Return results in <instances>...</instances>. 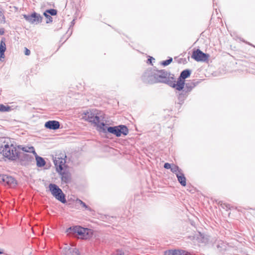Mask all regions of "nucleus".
I'll return each instance as SVG.
<instances>
[{
    "label": "nucleus",
    "instance_id": "nucleus-1",
    "mask_svg": "<svg viewBox=\"0 0 255 255\" xmlns=\"http://www.w3.org/2000/svg\"><path fill=\"white\" fill-rule=\"evenodd\" d=\"M83 118L87 121L92 123L97 127V129L100 132H106L105 124L101 122L103 118L101 113L97 110L87 111L84 113Z\"/></svg>",
    "mask_w": 255,
    "mask_h": 255
},
{
    "label": "nucleus",
    "instance_id": "nucleus-2",
    "mask_svg": "<svg viewBox=\"0 0 255 255\" xmlns=\"http://www.w3.org/2000/svg\"><path fill=\"white\" fill-rule=\"evenodd\" d=\"M156 82L167 84L173 88L174 75L164 70H156Z\"/></svg>",
    "mask_w": 255,
    "mask_h": 255
},
{
    "label": "nucleus",
    "instance_id": "nucleus-3",
    "mask_svg": "<svg viewBox=\"0 0 255 255\" xmlns=\"http://www.w3.org/2000/svg\"><path fill=\"white\" fill-rule=\"evenodd\" d=\"M191 71L186 69L181 72L180 75L177 81L174 80L173 88L178 91H181L184 89L185 85V79L190 76Z\"/></svg>",
    "mask_w": 255,
    "mask_h": 255
},
{
    "label": "nucleus",
    "instance_id": "nucleus-4",
    "mask_svg": "<svg viewBox=\"0 0 255 255\" xmlns=\"http://www.w3.org/2000/svg\"><path fill=\"white\" fill-rule=\"evenodd\" d=\"M68 233H77L81 238L87 239L91 236L92 232L87 228H84L80 226L70 227L67 230Z\"/></svg>",
    "mask_w": 255,
    "mask_h": 255
},
{
    "label": "nucleus",
    "instance_id": "nucleus-5",
    "mask_svg": "<svg viewBox=\"0 0 255 255\" xmlns=\"http://www.w3.org/2000/svg\"><path fill=\"white\" fill-rule=\"evenodd\" d=\"M49 188L52 195L57 200L61 202L62 203H65L66 202L65 194L57 185L54 184H50Z\"/></svg>",
    "mask_w": 255,
    "mask_h": 255
},
{
    "label": "nucleus",
    "instance_id": "nucleus-6",
    "mask_svg": "<svg viewBox=\"0 0 255 255\" xmlns=\"http://www.w3.org/2000/svg\"><path fill=\"white\" fill-rule=\"evenodd\" d=\"M156 70L147 69L143 74L141 79L145 83H156Z\"/></svg>",
    "mask_w": 255,
    "mask_h": 255
},
{
    "label": "nucleus",
    "instance_id": "nucleus-7",
    "mask_svg": "<svg viewBox=\"0 0 255 255\" xmlns=\"http://www.w3.org/2000/svg\"><path fill=\"white\" fill-rule=\"evenodd\" d=\"M0 183L11 187L14 186L16 184V181L13 177L4 174L0 175Z\"/></svg>",
    "mask_w": 255,
    "mask_h": 255
},
{
    "label": "nucleus",
    "instance_id": "nucleus-8",
    "mask_svg": "<svg viewBox=\"0 0 255 255\" xmlns=\"http://www.w3.org/2000/svg\"><path fill=\"white\" fill-rule=\"evenodd\" d=\"M24 18L31 24H37L41 22L42 17L36 12H33L31 15H23Z\"/></svg>",
    "mask_w": 255,
    "mask_h": 255
},
{
    "label": "nucleus",
    "instance_id": "nucleus-9",
    "mask_svg": "<svg viewBox=\"0 0 255 255\" xmlns=\"http://www.w3.org/2000/svg\"><path fill=\"white\" fill-rule=\"evenodd\" d=\"M191 57L196 61L204 62L208 59L209 55L203 53L200 50L197 49L193 52Z\"/></svg>",
    "mask_w": 255,
    "mask_h": 255
},
{
    "label": "nucleus",
    "instance_id": "nucleus-10",
    "mask_svg": "<svg viewBox=\"0 0 255 255\" xmlns=\"http://www.w3.org/2000/svg\"><path fill=\"white\" fill-rule=\"evenodd\" d=\"M19 158L22 164L26 165L28 164L29 162L32 161L33 160V157L26 153H18V157Z\"/></svg>",
    "mask_w": 255,
    "mask_h": 255
},
{
    "label": "nucleus",
    "instance_id": "nucleus-11",
    "mask_svg": "<svg viewBox=\"0 0 255 255\" xmlns=\"http://www.w3.org/2000/svg\"><path fill=\"white\" fill-rule=\"evenodd\" d=\"M45 127L50 129H57L60 128V123L56 121H49L45 123Z\"/></svg>",
    "mask_w": 255,
    "mask_h": 255
},
{
    "label": "nucleus",
    "instance_id": "nucleus-12",
    "mask_svg": "<svg viewBox=\"0 0 255 255\" xmlns=\"http://www.w3.org/2000/svg\"><path fill=\"white\" fill-rule=\"evenodd\" d=\"M65 255H79V252L78 249L74 248L66 247L63 250Z\"/></svg>",
    "mask_w": 255,
    "mask_h": 255
},
{
    "label": "nucleus",
    "instance_id": "nucleus-13",
    "mask_svg": "<svg viewBox=\"0 0 255 255\" xmlns=\"http://www.w3.org/2000/svg\"><path fill=\"white\" fill-rule=\"evenodd\" d=\"M61 175L62 182L65 183H68L71 181V175L68 171H64L59 172Z\"/></svg>",
    "mask_w": 255,
    "mask_h": 255
},
{
    "label": "nucleus",
    "instance_id": "nucleus-14",
    "mask_svg": "<svg viewBox=\"0 0 255 255\" xmlns=\"http://www.w3.org/2000/svg\"><path fill=\"white\" fill-rule=\"evenodd\" d=\"M56 171L58 172H61L63 170V166L65 165V161L63 159L59 158L54 161Z\"/></svg>",
    "mask_w": 255,
    "mask_h": 255
},
{
    "label": "nucleus",
    "instance_id": "nucleus-15",
    "mask_svg": "<svg viewBox=\"0 0 255 255\" xmlns=\"http://www.w3.org/2000/svg\"><path fill=\"white\" fill-rule=\"evenodd\" d=\"M105 127L106 131L107 130L109 132L116 135L117 137L121 136L120 132V130L119 128V126L115 127H110L108 128H107V127L105 126Z\"/></svg>",
    "mask_w": 255,
    "mask_h": 255
},
{
    "label": "nucleus",
    "instance_id": "nucleus-16",
    "mask_svg": "<svg viewBox=\"0 0 255 255\" xmlns=\"http://www.w3.org/2000/svg\"><path fill=\"white\" fill-rule=\"evenodd\" d=\"M176 177L178 179V181L181 185L185 186L186 184V180L184 175L182 173V171L177 174Z\"/></svg>",
    "mask_w": 255,
    "mask_h": 255
},
{
    "label": "nucleus",
    "instance_id": "nucleus-17",
    "mask_svg": "<svg viewBox=\"0 0 255 255\" xmlns=\"http://www.w3.org/2000/svg\"><path fill=\"white\" fill-rule=\"evenodd\" d=\"M35 157V159L36 161V165L38 167H42L44 166L45 165V161L44 159L40 157L37 155V154H34Z\"/></svg>",
    "mask_w": 255,
    "mask_h": 255
},
{
    "label": "nucleus",
    "instance_id": "nucleus-18",
    "mask_svg": "<svg viewBox=\"0 0 255 255\" xmlns=\"http://www.w3.org/2000/svg\"><path fill=\"white\" fill-rule=\"evenodd\" d=\"M6 50V45L5 42L1 40L0 43V60L4 58V53Z\"/></svg>",
    "mask_w": 255,
    "mask_h": 255
},
{
    "label": "nucleus",
    "instance_id": "nucleus-19",
    "mask_svg": "<svg viewBox=\"0 0 255 255\" xmlns=\"http://www.w3.org/2000/svg\"><path fill=\"white\" fill-rule=\"evenodd\" d=\"M184 86L183 91L187 93L190 92L196 86V84L193 82H188L186 84L185 83Z\"/></svg>",
    "mask_w": 255,
    "mask_h": 255
},
{
    "label": "nucleus",
    "instance_id": "nucleus-20",
    "mask_svg": "<svg viewBox=\"0 0 255 255\" xmlns=\"http://www.w3.org/2000/svg\"><path fill=\"white\" fill-rule=\"evenodd\" d=\"M22 150L25 152L32 153L33 154H36L35 149L33 146H25L21 148Z\"/></svg>",
    "mask_w": 255,
    "mask_h": 255
},
{
    "label": "nucleus",
    "instance_id": "nucleus-21",
    "mask_svg": "<svg viewBox=\"0 0 255 255\" xmlns=\"http://www.w3.org/2000/svg\"><path fill=\"white\" fill-rule=\"evenodd\" d=\"M119 128L120 130V132L121 135L122 134H124V135H127L128 133V129L126 126L120 125L119 126Z\"/></svg>",
    "mask_w": 255,
    "mask_h": 255
},
{
    "label": "nucleus",
    "instance_id": "nucleus-22",
    "mask_svg": "<svg viewBox=\"0 0 255 255\" xmlns=\"http://www.w3.org/2000/svg\"><path fill=\"white\" fill-rule=\"evenodd\" d=\"M170 170L173 173L175 174L176 175H177V174L178 173L182 172V170L180 169L178 166L174 164L172 165Z\"/></svg>",
    "mask_w": 255,
    "mask_h": 255
},
{
    "label": "nucleus",
    "instance_id": "nucleus-23",
    "mask_svg": "<svg viewBox=\"0 0 255 255\" xmlns=\"http://www.w3.org/2000/svg\"><path fill=\"white\" fill-rule=\"evenodd\" d=\"M76 203L79 204L82 206V207L85 208L86 209L88 210L91 211V208L88 207L84 202H83L82 200L80 199H77L76 200Z\"/></svg>",
    "mask_w": 255,
    "mask_h": 255
},
{
    "label": "nucleus",
    "instance_id": "nucleus-24",
    "mask_svg": "<svg viewBox=\"0 0 255 255\" xmlns=\"http://www.w3.org/2000/svg\"><path fill=\"white\" fill-rule=\"evenodd\" d=\"M179 252L178 250H168L165 252V255H177Z\"/></svg>",
    "mask_w": 255,
    "mask_h": 255
},
{
    "label": "nucleus",
    "instance_id": "nucleus-25",
    "mask_svg": "<svg viewBox=\"0 0 255 255\" xmlns=\"http://www.w3.org/2000/svg\"><path fill=\"white\" fill-rule=\"evenodd\" d=\"M11 110V108L9 106H5L2 104H0V112H8Z\"/></svg>",
    "mask_w": 255,
    "mask_h": 255
},
{
    "label": "nucleus",
    "instance_id": "nucleus-26",
    "mask_svg": "<svg viewBox=\"0 0 255 255\" xmlns=\"http://www.w3.org/2000/svg\"><path fill=\"white\" fill-rule=\"evenodd\" d=\"M57 10L55 9H48L46 11V12H47L50 14L51 15H55L57 14Z\"/></svg>",
    "mask_w": 255,
    "mask_h": 255
},
{
    "label": "nucleus",
    "instance_id": "nucleus-27",
    "mask_svg": "<svg viewBox=\"0 0 255 255\" xmlns=\"http://www.w3.org/2000/svg\"><path fill=\"white\" fill-rule=\"evenodd\" d=\"M5 17L3 13V12L1 11H0V23H5Z\"/></svg>",
    "mask_w": 255,
    "mask_h": 255
},
{
    "label": "nucleus",
    "instance_id": "nucleus-28",
    "mask_svg": "<svg viewBox=\"0 0 255 255\" xmlns=\"http://www.w3.org/2000/svg\"><path fill=\"white\" fill-rule=\"evenodd\" d=\"M172 61V58H170L169 59H167L166 60L163 61L162 62V65L163 66H167L169 65L171 62Z\"/></svg>",
    "mask_w": 255,
    "mask_h": 255
},
{
    "label": "nucleus",
    "instance_id": "nucleus-29",
    "mask_svg": "<svg viewBox=\"0 0 255 255\" xmlns=\"http://www.w3.org/2000/svg\"><path fill=\"white\" fill-rule=\"evenodd\" d=\"M171 167H172V165L168 163H165L164 165V167L166 169H171Z\"/></svg>",
    "mask_w": 255,
    "mask_h": 255
},
{
    "label": "nucleus",
    "instance_id": "nucleus-30",
    "mask_svg": "<svg viewBox=\"0 0 255 255\" xmlns=\"http://www.w3.org/2000/svg\"><path fill=\"white\" fill-rule=\"evenodd\" d=\"M44 15L46 18L48 19V20L50 21H52V18L49 15H48L46 12L44 13Z\"/></svg>",
    "mask_w": 255,
    "mask_h": 255
},
{
    "label": "nucleus",
    "instance_id": "nucleus-31",
    "mask_svg": "<svg viewBox=\"0 0 255 255\" xmlns=\"http://www.w3.org/2000/svg\"><path fill=\"white\" fill-rule=\"evenodd\" d=\"M30 53V51L26 48H25V54L26 55H29Z\"/></svg>",
    "mask_w": 255,
    "mask_h": 255
},
{
    "label": "nucleus",
    "instance_id": "nucleus-32",
    "mask_svg": "<svg viewBox=\"0 0 255 255\" xmlns=\"http://www.w3.org/2000/svg\"><path fill=\"white\" fill-rule=\"evenodd\" d=\"M4 33V28H0V35H3Z\"/></svg>",
    "mask_w": 255,
    "mask_h": 255
},
{
    "label": "nucleus",
    "instance_id": "nucleus-33",
    "mask_svg": "<svg viewBox=\"0 0 255 255\" xmlns=\"http://www.w3.org/2000/svg\"><path fill=\"white\" fill-rule=\"evenodd\" d=\"M151 57H150V58L148 59L147 61H149L150 63L151 62Z\"/></svg>",
    "mask_w": 255,
    "mask_h": 255
},
{
    "label": "nucleus",
    "instance_id": "nucleus-34",
    "mask_svg": "<svg viewBox=\"0 0 255 255\" xmlns=\"http://www.w3.org/2000/svg\"><path fill=\"white\" fill-rule=\"evenodd\" d=\"M2 254V252H1V251H0V254Z\"/></svg>",
    "mask_w": 255,
    "mask_h": 255
},
{
    "label": "nucleus",
    "instance_id": "nucleus-35",
    "mask_svg": "<svg viewBox=\"0 0 255 255\" xmlns=\"http://www.w3.org/2000/svg\"><path fill=\"white\" fill-rule=\"evenodd\" d=\"M120 255H122V254L121 253Z\"/></svg>",
    "mask_w": 255,
    "mask_h": 255
}]
</instances>
